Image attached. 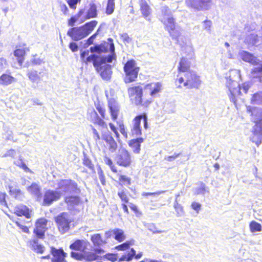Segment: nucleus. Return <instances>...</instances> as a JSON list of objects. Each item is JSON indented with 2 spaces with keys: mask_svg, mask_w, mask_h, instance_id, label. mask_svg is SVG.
<instances>
[{
  "mask_svg": "<svg viewBox=\"0 0 262 262\" xmlns=\"http://www.w3.org/2000/svg\"><path fill=\"white\" fill-rule=\"evenodd\" d=\"M191 63L185 57L180 58L177 67L178 75L175 80L179 88L184 87L188 89H199L201 84L200 76L190 69Z\"/></svg>",
  "mask_w": 262,
  "mask_h": 262,
  "instance_id": "nucleus-1",
  "label": "nucleus"
},
{
  "mask_svg": "<svg viewBox=\"0 0 262 262\" xmlns=\"http://www.w3.org/2000/svg\"><path fill=\"white\" fill-rule=\"evenodd\" d=\"M109 40L111 41V42L108 51L111 52V55L108 56L102 57L94 54H90L89 51L85 50L80 53L81 62L87 65L92 63L94 67H98V64H103L106 62H112L113 60H116V56L115 53V46L113 42V40L112 39Z\"/></svg>",
  "mask_w": 262,
  "mask_h": 262,
  "instance_id": "nucleus-2",
  "label": "nucleus"
},
{
  "mask_svg": "<svg viewBox=\"0 0 262 262\" xmlns=\"http://www.w3.org/2000/svg\"><path fill=\"white\" fill-rule=\"evenodd\" d=\"M141 83L129 87L127 89V93L130 101L137 106L147 108L152 103L154 100L151 98L144 96L143 86Z\"/></svg>",
  "mask_w": 262,
  "mask_h": 262,
  "instance_id": "nucleus-3",
  "label": "nucleus"
},
{
  "mask_svg": "<svg viewBox=\"0 0 262 262\" xmlns=\"http://www.w3.org/2000/svg\"><path fill=\"white\" fill-rule=\"evenodd\" d=\"M161 21L172 38L178 42V38L181 36V33L177 29L175 19L167 6H165L161 9Z\"/></svg>",
  "mask_w": 262,
  "mask_h": 262,
  "instance_id": "nucleus-4",
  "label": "nucleus"
},
{
  "mask_svg": "<svg viewBox=\"0 0 262 262\" xmlns=\"http://www.w3.org/2000/svg\"><path fill=\"white\" fill-rule=\"evenodd\" d=\"M97 24V20H91L80 27L70 28L67 32V35L74 40H81L91 34Z\"/></svg>",
  "mask_w": 262,
  "mask_h": 262,
  "instance_id": "nucleus-5",
  "label": "nucleus"
},
{
  "mask_svg": "<svg viewBox=\"0 0 262 262\" xmlns=\"http://www.w3.org/2000/svg\"><path fill=\"white\" fill-rule=\"evenodd\" d=\"M247 112L254 123L252 133L254 135L262 136V108L248 106Z\"/></svg>",
  "mask_w": 262,
  "mask_h": 262,
  "instance_id": "nucleus-6",
  "label": "nucleus"
},
{
  "mask_svg": "<svg viewBox=\"0 0 262 262\" xmlns=\"http://www.w3.org/2000/svg\"><path fill=\"white\" fill-rule=\"evenodd\" d=\"M123 71L125 74L124 82L125 83H132L137 79L140 67L137 66L136 61L132 59L124 64Z\"/></svg>",
  "mask_w": 262,
  "mask_h": 262,
  "instance_id": "nucleus-7",
  "label": "nucleus"
},
{
  "mask_svg": "<svg viewBox=\"0 0 262 262\" xmlns=\"http://www.w3.org/2000/svg\"><path fill=\"white\" fill-rule=\"evenodd\" d=\"M227 86L230 91L229 97L231 101L234 104H236L237 97L242 95L241 90L247 94L248 92L250 86L248 84L243 83L240 86L236 81L232 80L230 78H227Z\"/></svg>",
  "mask_w": 262,
  "mask_h": 262,
  "instance_id": "nucleus-8",
  "label": "nucleus"
},
{
  "mask_svg": "<svg viewBox=\"0 0 262 262\" xmlns=\"http://www.w3.org/2000/svg\"><path fill=\"white\" fill-rule=\"evenodd\" d=\"M57 189L62 193H80V189L76 182L71 179H62L57 184Z\"/></svg>",
  "mask_w": 262,
  "mask_h": 262,
  "instance_id": "nucleus-9",
  "label": "nucleus"
},
{
  "mask_svg": "<svg viewBox=\"0 0 262 262\" xmlns=\"http://www.w3.org/2000/svg\"><path fill=\"white\" fill-rule=\"evenodd\" d=\"M141 119L143 120L144 128H147V116L146 113H144L136 116L133 120V127L131 129V133L133 136H139L142 135L140 125Z\"/></svg>",
  "mask_w": 262,
  "mask_h": 262,
  "instance_id": "nucleus-10",
  "label": "nucleus"
},
{
  "mask_svg": "<svg viewBox=\"0 0 262 262\" xmlns=\"http://www.w3.org/2000/svg\"><path fill=\"white\" fill-rule=\"evenodd\" d=\"M115 160L118 165L125 168L131 166L133 163L132 156L125 149L119 151L116 157Z\"/></svg>",
  "mask_w": 262,
  "mask_h": 262,
  "instance_id": "nucleus-11",
  "label": "nucleus"
},
{
  "mask_svg": "<svg viewBox=\"0 0 262 262\" xmlns=\"http://www.w3.org/2000/svg\"><path fill=\"white\" fill-rule=\"evenodd\" d=\"M48 221L45 218H39L35 222V227L33 233L37 238L43 239L45 238V233L48 230Z\"/></svg>",
  "mask_w": 262,
  "mask_h": 262,
  "instance_id": "nucleus-12",
  "label": "nucleus"
},
{
  "mask_svg": "<svg viewBox=\"0 0 262 262\" xmlns=\"http://www.w3.org/2000/svg\"><path fill=\"white\" fill-rule=\"evenodd\" d=\"M29 51L30 49L25 43L19 44L16 46L13 51V55L20 67H22L24 64L26 56Z\"/></svg>",
  "mask_w": 262,
  "mask_h": 262,
  "instance_id": "nucleus-13",
  "label": "nucleus"
},
{
  "mask_svg": "<svg viewBox=\"0 0 262 262\" xmlns=\"http://www.w3.org/2000/svg\"><path fill=\"white\" fill-rule=\"evenodd\" d=\"M143 89L145 92H148L149 98L153 99L159 96L163 90V85L160 82H151L145 84Z\"/></svg>",
  "mask_w": 262,
  "mask_h": 262,
  "instance_id": "nucleus-14",
  "label": "nucleus"
},
{
  "mask_svg": "<svg viewBox=\"0 0 262 262\" xmlns=\"http://www.w3.org/2000/svg\"><path fill=\"white\" fill-rule=\"evenodd\" d=\"M72 220L66 216V214H59L55 219L58 229L61 233H64L70 229Z\"/></svg>",
  "mask_w": 262,
  "mask_h": 262,
  "instance_id": "nucleus-15",
  "label": "nucleus"
},
{
  "mask_svg": "<svg viewBox=\"0 0 262 262\" xmlns=\"http://www.w3.org/2000/svg\"><path fill=\"white\" fill-rule=\"evenodd\" d=\"M27 75L32 83H36L37 84L40 83L43 78L47 77L45 68L41 69L39 71L32 69L28 72Z\"/></svg>",
  "mask_w": 262,
  "mask_h": 262,
  "instance_id": "nucleus-16",
  "label": "nucleus"
},
{
  "mask_svg": "<svg viewBox=\"0 0 262 262\" xmlns=\"http://www.w3.org/2000/svg\"><path fill=\"white\" fill-rule=\"evenodd\" d=\"M96 108L100 115L101 116L100 118L96 112H94L95 117L93 119V122L95 124L101 126L102 127H106L107 124L106 122L103 120V119H105L106 117V110L105 107L98 103L96 105Z\"/></svg>",
  "mask_w": 262,
  "mask_h": 262,
  "instance_id": "nucleus-17",
  "label": "nucleus"
},
{
  "mask_svg": "<svg viewBox=\"0 0 262 262\" xmlns=\"http://www.w3.org/2000/svg\"><path fill=\"white\" fill-rule=\"evenodd\" d=\"M62 196L60 191L48 190L44 194L42 204L43 205H50L53 202L59 200Z\"/></svg>",
  "mask_w": 262,
  "mask_h": 262,
  "instance_id": "nucleus-18",
  "label": "nucleus"
},
{
  "mask_svg": "<svg viewBox=\"0 0 262 262\" xmlns=\"http://www.w3.org/2000/svg\"><path fill=\"white\" fill-rule=\"evenodd\" d=\"M50 253L53 256L52 260L57 262L66 261L67 254L63 251L62 248L57 249L52 246L50 247Z\"/></svg>",
  "mask_w": 262,
  "mask_h": 262,
  "instance_id": "nucleus-19",
  "label": "nucleus"
},
{
  "mask_svg": "<svg viewBox=\"0 0 262 262\" xmlns=\"http://www.w3.org/2000/svg\"><path fill=\"white\" fill-rule=\"evenodd\" d=\"M95 70L98 72L102 78L104 80H109L112 74V67L110 64H105L103 66L98 64V67H94Z\"/></svg>",
  "mask_w": 262,
  "mask_h": 262,
  "instance_id": "nucleus-20",
  "label": "nucleus"
},
{
  "mask_svg": "<svg viewBox=\"0 0 262 262\" xmlns=\"http://www.w3.org/2000/svg\"><path fill=\"white\" fill-rule=\"evenodd\" d=\"M102 139L106 142L110 151L114 152L117 149V144L110 132L102 133Z\"/></svg>",
  "mask_w": 262,
  "mask_h": 262,
  "instance_id": "nucleus-21",
  "label": "nucleus"
},
{
  "mask_svg": "<svg viewBox=\"0 0 262 262\" xmlns=\"http://www.w3.org/2000/svg\"><path fill=\"white\" fill-rule=\"evenodd\" d=\"M108 107L111 118L115 121L118 118L119 113V106L117 102L114 99H111L108 101Z\"/></svg>",
  "mask_w": 262,
  "mask_h": 262,
  "instance_id": "nucleus-22",
  "label": "nucleus"
},
{
  "mask_svg": "<svg viewBox=\"0 0 262 262\" xmlns=\"http://www.w3.org/2000/svg\"><path fill=\"white\" fill-rule=\"evenodd\" d=\"M241 58L246 62H249L254 66H258L260 60L252 54L245 51H242L239 53Z\"/></svg>",
  "mask_w": 262,
  "mask_h": 262,
  "instance_id": "nucleus-23",
  "label": "nucleus"
},
{
  "mask_svg": "<svg viewBox=\"0 0 262 262\" xmlns=\"http://www.w3.org/2000/svg\"><path fill=\"white\" fill-rule=\"evenodd\" d=\"M140 10L142 16L146 19H149L152 13V9L146 0H139Z\"/></svg>",
  "mask_w": 262,
  "mask_h": 262,
  "instance_id": "nucleus-24",
  "label": "nucleus"
},
{
  "mask_svg": "<svg viewBox=\"0 0 262 262\" xmlns=\"http://www.w3.org/2000/svg\"><path fill=\"white\" fill-rule=\"evenodd\" d=\"M97 16V7L94 4H92L90 5L89 9L86 11H85L84 13L82 15L81 23L91 18H95Z\"/></svg>",
  "mask_w": 262,
  "mask_h": 262,
  "instance_id": "nucleus-25",
  "label": "nucleus"
},
{
  "mask_svg": "<svg viewBox=\"0 0 262 262\" xmlns=\"http://www.w3.org/2000/svg\"><path fill=\"white\" fill-rule=\"evenodd\" d=\"M110 43L104 41L99 45H95L90 48V51L92 53H97L98 54L107 53L110 49Z\"/></svg>",
  "mask_w": 262,
  "mask_h": 262,
  "instance_id": "nucleus-26",
  "label": "nucleus"
},
{
  "mask_svg": "<svg viewBox=\"0 0 262 262\" xmlns=\"http://www.w3.org/2000/svg\"><path fill=\"white\" fill-rule=\"evenodd\" d=\"M38 238L31 239L29 241V246L37 253L42 254L45 250L43 245L38 243Z\"/></svg>",
  "mask_w": 262,
  "mask_h": 262,
  "instance_id": "nucleus-27",
  "label": "nucleus"
},
{
  "mask_svg": "<svg viewBox=\"0 0 262 262\" xmlns=\"http://www.w3.org/2000/svg\"><path fill=\"white\" fill-rule=\"evenodd\" d=\"M144 139L142 138L132 139L129 141L128 145L132 148L134 153L139 154L141 150V143H142Z\"/></svg>",
  "mask_w": 262,
  "mask_h": 262,
  "instance_id": "nucleus-28",
  "label": "nucleus"
},
{
  "mask_svg": "<svg viewBox=\"0 0 262 262\" xmlns=\"http://www.w3.org/2000/svg\"><path fill=\"white\" fill-rule=\"evenodd\" d=\"M142 256V252H140L137 254H136V251L132 248L129 252H128L127 255H123L119 259L120 261L125 260L126 261H129L132 260L134 257L136 259L140 258Z\"/></svg>",
  "mask_w": 262,
  "mask_h": 262,
  "instance_id": "nucleus-29",
  "label": "nucleus"
},
{
  "mask_svg": "<svg viewBox=\"0 0 262 262\" xmlns=\"http://www.w3.org/2000/svg\"><path fill=\"white\" fill-rule=\"evenodd\" d=\"M258 67L251 69L250 74L252 79H257L259 82L262 81V63L258 64Z\"/></svg>",
  "mask_w": 262,
  "mask_h": 262,
  "instance_id": "nucleus-30",
  "label": "nucleus"
},
{
  "mask_svg": "<svg viewBox=\"0 0 262 262\" xmlns=\"http://www.w3.org/2000/svg\"><path fill=\"white\" fill-rule=\"evenodd\" d=\"M64 202L68 206L74 207L80 203L81 200L79 196L70 195L64 198Z\"/></svg>",
  "mask_w": 262,
  "mask_h": 262,
  "instance_id": "nucleus-31",
  "label": "nucleus"
},
{
  "mask_svg": "<svg viewBox=\"0 0 262 262\" xmlns=\"http://www.w3.org/2000/svg\"><path fill=\"white\" fill-rule=\"evenodd\" d=\"M31 218V214H16V217L13 219V221L19 226L22 224L29 223L26 219Z\"/></svg>",
  "mask_w": 262,
  "mask_h": 262,
  "instance_id": "nucleus-32",
  "label": "nucleus"
},
{
  "mask_svg": "<svg viewBox=\"0 0 262 262\" xmlns=\"http://www.w3.org/2000/svg\"><path fill=\"white\" fill-rule=\"evenodd\" d=\"M27 189L30 194L35 195L38 199L41 198V189L37 184H31L27 187Z\"/></svg>",
  "mask_w": 262,
  "mask_h": 262,
  "instance_id": "nucleus-33",
  "label": "nucleus"
},
{
  "mask_svg": "<svg viewBox=\"0 0 262 262\" xmlns=\"http://www.w3.org/2000/svg\"><path fill=\"white\" fill-rule=\"evenodd\" d=\"M85 12V9H80L77 14L75 16H73L71 17L70 19H68V24L69 26H73L75 24V23L77 21H79L80 23H81V18L82 15Z\"/></svg>",
  "mask_w": 262,
  "mask_h": 262,
  "instance_id": "nucleus-34",
  "label": "nucleus"
},
{
  "mask_svg": "<svg viewBox=\"0 0 262 262\" xmlns=\"http://www.w3.org/2000/svg\"><path fill=\"white\" fill-rule=\"evenodd\" d=\"M15 81V78L12 76L8 74H3L0 76V84L2 85H8Z\"/></svg>",
  "mask_w": 262,
  "mask_h": 262,
  "instance_id": "nucleus-35",
  "label": "nucleus"
},
{
  "mask_svg": "<svg viewBox=\"0 0 262 262\" xmlns=\"http://www.w3.org/2000/svg\"><path fill=\"white\" fill-rule=\"evenodd\" d=\"M118 183L122 187L128 186L132 184V179L126 175L119 174L118 176Z\"/></svg>",
  "mask_w": 262,
  "mask_h": 262,
  "instance_id": "nucleus-36",
  "label": "nucleus"
},
{
  "mask_svg": "<svg viewBox=\"0 0 262 262\" xmlns=\"http://www.w3.org/2000/svg\"><path fill=\"white\" fill-rule=\"evenodd\" d=\"M84 244L83 240L77 239L70 245V248L75 251H81L84 248Z\"/></svg>",
  "mask_w": 262,
  "mask_h": 262,
  "instance_id": "nucleus-37",
  "label": "nucleus"
},
{
  "mask_svg": "<svg viewBox=\"0 0 262 262\" xmlns=\"http://www.w3.org/2000/svg\"><path fill=\"white\" fill-rule=\"evenodd\" d=\"M91 241L95 246H100L105 243V242L102 239L100 234H96L92 235Z\"/></svg>",
  "mask_w": 262,
  "mask_h": 262,
  "instance_id": "nucleus-38",
  "label": "nucleus"
},
{
  "mask_svg": "<svg viewBox=\"0 0 262 262\" xmlns=\"http://www.w3.org/2000/svg\"><path fill=\"white\" fill-rule=\"evenodd\" d=\"M115 0H107L105 8V13L107 15L112 14L115 10Z\"/></svg>",
  "mask_w": 262,
  "mask_h": 262,
  "instance_id": "nucleus-39",
  "label": "nucleus"
},
{
  "mask_svg": "<svg viewBox=\"0 0 262 262\" xmlns=\"http://www.w3.org/2000/svg\"><path fill=\"white\" fill-rule=\"evenodd\" d=\"M251 102L253 104H262V91L257 92L254 94L251 98Z\"/></svg>",
  "mask_w": 262,
  "mask_h": 262,
  "instance_id": "nucleus-40",
  "label": "nucleus"
},
{
  "mask_svg": "<svg viewBox=\"0 0 262 262\" xmlns=\"http://www.w3.org/2000/svg\"><path fill=\"white\" fill-rule=\"evenodd\" d=\"M104 161L105 163L110 167L113 172L117 173L118 172L117 167L113 163V160L110 157L105 156L104 157Z\"/></svg>",
  "mask_w": 262,
  "mask_h": 262,
  "instance_id": "nucleus-41",
  "label": "nucleus"
},
{
  "mask_svg": "<svg viewBox=\"0 0 262 262\" xmlns=\"http://www.w3.org/2000/svg\"><path fill=\"white\" fill-rule=\"evenodd\" d=\"M113 234L115 235V239L119 242H121L125 239V235L124 234V232L121 229H114L113 231Z\"/></svg>",
  "mask_w": 262,
  "mask_h": 262,
  "instance_id": "nucleus-42",
  "label": "nucleus"
},
{
  "mask_svg": "<svg viewBox=\"0 0 262 262\" xmlns=\"http://www.w3.org/2000/svg\"><path fill=\"white\" fill-rule=\"evenodd\" d=\"M98 255L93 252H87L83 254V258L86 261H91L97 259Z\"/></svg>",
  "mask_w": 262,
  "mask_h": 262,
  "instance_id": "nucleus-43",
  "label": "nucleus"
},
{
  "mask_svg": "<svg viewBox=\"0 0 262 262\" xmlns=\"http://www.w3.org/2000/svg\"><path fill=\"white\" fill-rule=\"evenodd\" d=\"M249 228L250 231L252 233L260 232L261 230V225L254 221H253L250 223Z\"/></svg>",
  "mask_w": 262,
  "mask_h": 262,
  "instance_id": "nucleus-44",
  "label": "nucleus"
},
{
  "mask_svg": "<svg viewBox=\"0 0 262 262\" xmlns=\"http://www.w3.org/2000/svg\"><path fill=\"white\" fill-rule=\"evenodd\" d=\"M82 164L89 168L90 170L94 171L95 169L94 165L93 164L91 160L87 156H84L82 160Z\"/></svg>",
  "mask_w": 262,
  "mask_h": 262,
  "instance_id": "nucleus-45",
  "label": "nucleus"
},
{
  "mask_svg": "<svg viewBox=\"0 0 262 262\" xmlns=\"http://www.w3.org/2000/svg\"><path fill=\"white\" fill-rule=\"evenodd\" d=\"M99 29H98L97 31L93 34L92 35H91L89 38H88L85 40V47H88L90 46V45H92L94 43V40L96 37V36L98 35L99 33Z\"/></svg>",
  "mask_w": 262,
  "mask_h": 262,
  "instance_id": "nucleus-46",
  "label": "nucleus"
},
{
  "mask_svg": "<svg viewBox=\"0 0 262 262\" xmlns=\"http://www.w3.org/2000/svg\"><path fill=\"white\" fill-rule=\"evenodd\" d=\"M30 211L29 208L27 206L20 204L16 206L15 213H29Z\"/></svg>",
  "mask_w": 262,
  "mask_h": 262,
  "instance_id": "nucleus-47",
  "label": "nucleus"
},
{
  "mask_svg": "<svg viewBox=\"0 0 262 262\" xmlns=\"http://www.w3.org/2000/svg\"><path fill=\"white\" fill-rule=\"evenodd\" d=\"M119 130L120 133L123 135L126 138H127V133L126 130L125 125L122 121H120L117 122Z\"/></svg>",
  "mask_w": 262,
  "mask_h": 262,
  "instance_id": "nucleus-48",
  "label": "nucleus"
},
{
  "mask_svg": "<svg viewBox=\"0 0 262 262\" xmlns=\"http://www.w3.org/2000/svg\"><path fill=\"white\" fill-rule=\"evenodd\" d=\"M118 195L122 202H124L126 203L128 202L129 199L128 198L127 193L124 190H122L121 191L118 192Z\"/></svg>",
  "mask_w": 262,
  "mask_h": 262,
  "instance_id": "nucleus-49",
  "label": "nucleus"
},
{
  "mask_svg": "<svg viewBox=\"0 0 262 262\" xmlns=\"http://www.w3.org/2000/svg\"><path fill=\"white\" fill-rule=\"evenodd\" d=\"M43 60L37 57L36 54L33 55L32 58L30 60V63L32 65H39L43 63Z\"/></svg>",
  "mask_w": 262,
  "mask_h": 262,
  "instance_id": "nucleus-50",
  "label": "nucleus"
},
{
  "mask_svg": "<svg viewBox=\"0 0 262 262\" xmlns=\"http://www.w3.org/2000/svg\"><path fill=\"white\" fill-rule=\"evenodd\" d=\"M7 195L5 192H0V204L7 207Z\"/></svg>",
  "mask_w": 262,
  "mask_h": 262,
  "instance_id": "nucleus-51",
  "label": "nucleus"
},
{
  "mask_svg": "<svg viewBox=\"0 0 262 262\" xmlns=\"http://www.w3.org/2000/svg\"><path fill=\"white\" fill-rule=\"evenodd\" d=\"M109 126L110 127L111 130L114 133L115 136L117 139H119L120 136L118 132L117 128L115 125V124L112 122H110L108 123Z\"/></svg>",
  "mask_w": 262,
  "mask_h": 262,
  "instance_id": "nucleus-52",
  "label": "nucleus"
},
{
  "mask_svg": "<svg viewBox=\"0 0 262 262\" xmlns=\"http://www.w3.org/2000/svg\"><path fill=\"white\" fill-rule=\"evenodd\" d=\"M129 246L130 243L126 242L116 246L115 248L118 250L124 251L129 249Z\"/></svg>",
  "mask_w": 262,
  "mask_h": 262,
  "instance_id": "nucleus-53",
  "label": "nucleus"
},
{
  "mask_svg": "<svg viewBox=\"0 0 262 262\" xmlns=\"http://www.w3.org/2000/svg\"><path fill=\"white\" fill-rule=\"evenodd\" d=\"M67 3L68 4L69 7L75 10L76 9V5L78 3H79L80 0H66Z\"/></svg>",
  "mask_w": 262,
  "mask_h": 262,
  "instance_id": "nucleus-54",
  "label": "nucleus"
},
{
  "mask_svg": "<svg viewBox=\"0 0 262 262\" xmlns=\"http://www.w3.org/2000/svg\"><path fill=\"white\" fill-rule=\"evenodd\" d=\"M9 192L10 195H13L15 198H17L21 193V192L20 189H12L11 188H10V189Z\"/></svg>",
  "mask_w": 262,
  "mask_h": 262,
  "instance_id": "nucleus-55",
  "label": "nucleus"
},
{
  "mask_svg": "<svg viewBox=\"0 0 262 262\" xmlns=\"http://www.w3.org/2000/svg\"><path fill=\"white\" fill-rule=\"evenodd\" d=\"M99 178L100 180V182L102 185H105L106 181H105V177L104 174V172L102 169H100L98 171Z\"/></svg>",
  "mask_w": 262,
  "mask_h": 262,
  "instance_id": "nucleus-56",
  "label": "nucleus"
},
{
  "mask_svg": "<svg viewBox=\"0 0 262 262\" xmlns=\"http://www.w3.org/2000/svg\"><path fill=\"white\" fill-rule=\"evenodd\" d=\"M199 5L201 7L200 10H207L209 8V1H200Z\"/></svg>",
  "mask_w": 262,
  "mask_h": 262,
  "instance_id": "nucleus-57",
  "label": "nucleus"
},
{
  "mask_svg": "<svg viewBox=\"0 0 262 262\" xmlns=\"http://www.w3.org/2000/svg\"><path fill=\"white\" fill-rule=\"evenodd\" d=\"M19 160L21 161L20 164H16L18 167L23 169L25 171H28L31 172V170L27 166L25 163L24 162L23 160L21 157H19Z\"/></svg>",
  "mask_w": 262,
  "mask_h": 262,
  "instance_id": "nucleus-58",
  "label": "nucleus"
},
{
  "mask_svg": "<svg viewBox=\"0 0 262 262\" xmlns=\"http://www.w3.org/2000/svg\"><path fill=\"white\" fill-rule=\"evenodd\" d=\"M181 155V153H174L172 156H169L165 158V160L168 162H171L174 161L176 158H178Z\"/></svg>",
  "mask_w": 262,
  "mask_h": 262,
  "instance_id": "nucleus-59",
  "label": "nucleus"
},
{
  "mask_svg": "<svg viewBox=\"0 0 262 262\" xmlns=\"http://www.w3.org/2000/svg\"><path fill=\"white\" fill-rule=\"evenodd\" d=\"M16 155V151L14 149L8 150L4 155L3 157H10L14 158Z\"/></svg>",
  "mask_w": 262,
  "mask_h": 262,
  "instance_id": "nucleus-60",
  "label": "nucleus"
},
{
  "mask_svg": "<svg viewBox=\"0 0 262 262\" xmlns=\"http://www.w3.org/2000/svg\"><path fill=\"white\" fill-rule=\"evenodd\" d=\"M71 256L72 257L77 259V260H82L83 258V254H80L79 253L72 251L71 252Z\"/></svg>",
  "mask_w": 262,
  "mask_h": 262,
  "instance_id": "nucleus-61",
  "label": "nucleus"
},
{
  "mask_svg": "<svg viewBox=\"0 0 262 262\" xmlns=\"http://www.w3.org/2000/svg\"><path fill=\"white\" fill-rule=\"evenodd\" d=\"M92 131L94 135V139L97 142L100 139V137L99 135V134L97 130V129L94 128V127H92Z\"/></svg>",
  "mask_w": 262,
  "mask_h": 262,
  "instance_id": "nucleus-62",
  "label": "nucleus"
},
{
  "mask_svg": "<svg viewBox=\"0 0 262 262\" xmlns=\"http://www.w3.org/2000/svg\"><path fill=\"white\" fill-rule=\"evenodd\" d=\"M69 48L73 52L77 51L78 49L77 45L76 43L73 42L70 43Z\"/></svg>",
  "mask_w": 262,
  "mask_h": 262,
  "instance_id": "nucleus-63",
  "label": "nucleus"
},
{
  "mask_svg": "<svg viewBox=\"0 0 262 262\" xmlns=\"http://www.w3.org/2000/svg\"><path fill=\"white\" fill-rule=\"evenodd\" d=\"M204 23V29L205 30H209L212 24V22L209 20H205Z\"/></svg>",
  "mask_w": 262,
  "mask_h": 262,
  "instance_id": "nucleus-64",
  "label": "nucleus"
}]
</instances>
